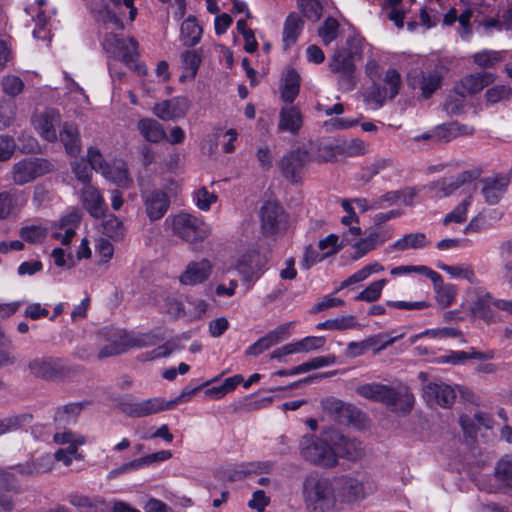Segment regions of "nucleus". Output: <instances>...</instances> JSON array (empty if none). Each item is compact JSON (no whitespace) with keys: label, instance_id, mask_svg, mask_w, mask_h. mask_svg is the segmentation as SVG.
<instances>
[{"label":"nucleus","instance_id":"64","mask_svg":"<svg viewBox=\"0 0 512 512\" xmlns=\"http://www.w3.org/2000/svg\"><path fill=\"white\" fill-rule=\"evenodd\" d=\"M325 258V255L323 253H320L318 248L309 245L305 248L303 260L300 265L302 269L308 270L313 265H315L318 262H321Z\"/></svg>","mask_w":512,"mask_h":512},{"label":"nucleus","instance_id":"1","mask_svg":"<svg viewBox=\"0 0 512 512\" xmlns=\"http://www.w3.org/2000/svg\"><path fill=\"white\" fill-rule=\"evenodd\" d=\"M97 337L99 341L108 342L98 353V358L104 359L124 353L130 348L156 345L160 331L155 328L146 333H135L115 326H106L99 330Z\"/></svg>","mask_w":512,"mask_h":512},{"label":"nucleus","instance_id":"15","mask_svg":"<svg viewBox=\"0 0 512 512\" xmlns=\"http://www.w3.org/2000/svg\"><path fill=\"white\" fill-rule=\"evenodd\" d=\"M213 264L207 258L190 261L179 276L182 285L195 286L204 283L212 274Z\"/></svg>","mask_w":512,"mask_h":512},{"label":"nucleus","instance_id":"30","mask_svg":"<svg viewBox=\"0 0 512 512\" xmlns=\"http://www.w3.org/2000/svg\"><path fill=\"white\" fill-rule=\"evenodd\" d=\"M84 408V403L75 402L60 406L54 413V423L58 428H66L76 423L78 416Z\"/></svg>","mask_w":512,"mask_h":512},{"label":"nucleus","instance_id":"14","mask_svg":"<svg viewBox=\"0 0 512 512\" xmlns=\"http://www.w3.org/2000/svg\"><path fill=\"white\" fill-rule=\"evenodd\" d=\"M391 237L392 233L389 229L384 227H372L366 237L359 239L352 245V259H361L370 251L390 240Z\"/></svg>","mask_w":512,"mask_h":512},{"label":"nucleus","instance_id":"11","mask_svg":"<svg viewBox=\"0 0 512 512\" xmlns=\"http://www.w3.org/2000/svg\"><path fill=\"white\" fill-rule=\"evenodd\" d=\"M266 262V257L258 250L248 249L237 256L233 267L242 277V281L248 283V288H250L262 275Z\"/></svg>","mask_w":512,"mask_h":512},{"label":"nucleus","instance_id":"22","mask_svg":"<svg viewBox=\"0 0 512 512\" xmlns=\"http://www.w3.org/2000/svg\"><path fill=\"white\" fill-rule=\"evenodd\" d=\"M498 299L493 298L489 293L479 291L476 293L474 300L472 301L470 310L471 313L480 319L490 323L495 322L499 319L496 308V302Z\"/></svg>","mask_w":512,"mask_h":512},{"label":"nucleus","instance_id":"45","mask_svg":"<svg viewBox=\"0 0 512 512\" xmlns=\"http://www.w3.org/2000/svg\"><path fill=\"white\" fill-rule=\"evenodd\" d=\"M432 283L434 284L435 287L436 300L438 304L443 308L450 306L455 300V287L452 284H443L441 275L439 281Z\"/></svg>","mask_w":512,"mask_h":512},{"label":"nucleus","instance_id":"7","mask_svg":"<svg viewBox=\"0 0 512 512\" xmlns=\"http://www.w3.org/2000/svg\"><path fill=\"white\" fill-rule=\"evenodd\" d=\"M302 493L308 505L321 511H331L337 503L334 479L317 475L307 476L303 481Z\"/></svg>","mask_w":512,"mask_h":512},{"label":"nucleus","instance_id":"51","mask_svg":"<svg viewBox=\"0 0 512 512\" xmlns=\"http://www.w3.org/2000/svg\"><path fill=\"white\" fill-rule=\"evenodd\" d=\"M495 477L507 487H512V457L505 456L495 467Z\"/></svg>","mask_w":512,"mask_h":512},{"label":"nucleus","instance_id":"37","mask_svg":"<svg viewBox=\"0 0 512 512\" xmlns=\"http://www.w3.org/2000/svg\"><path fill=\"white\" fill-rule=\"evenodd\" d=\"M15 488L14 473L10 471H0V507L5 511H11L14 508V502L9 492Z\"/></svg>","mask_w":512,"mask_h":512},{"label":"nucleus","instance_id":"55","mask_svg":"<svg viewBox=\"0 0 512 512\" xmlns=\"http://www.w3.org/2000/svg\"><path fill=\"white\" fill-rule=\"evenodd\" d=\"M403 335H398L395 337H389V335L380 333L377 335L370 336L366 339V344L369 348H373L375 353H379L380 351L386 349L388 346L395 343L397 340L401 339Z\"/></svg>","mask_w":512,"mask_h":512},{"label":"nucleus","instance_id":"29","mask_svg":"<svg viewBox=\"0 0 512 512\" xmlns=\"http://www.w3.org/2000/svg\"><path fill=\"white\" fill-rule=\"evenodd\" d=\"M58 138L63 143L65 151L70 156H77L81 151L78 128L75 124L65 122L59 130Z\"/></svg>","mask_w":512,"mask_h":512},{"label":"nucleus","instance_id":"13","mask_svg":"<svg viewBox=\"0 0 512 512\" xmlns=\"http://www.w3.org/2000/svg\"><path fill=\"white\" fill-rule=\"evenodd\" d=\"M510 178L504 174H495L480 179V193L488 205H496L506 194Z\"/></svg>","mask_w":512,"mask_h":512},{"label":"nucleus","instance_id":"27","mask_svg":"<svg viewBox=\"0 0 512 512\" xmlns=\"http://www.w3.org/2000/svg\"><path fill=\"white\" fill-rule=\"evenodd\" d=\"M141 196L144 201L146 214L150 222L160 219V192L157 188H152L148 181L141 180Z\"/></svg>","mask_w":512,"mask_h":512},{"label":"nucleus","instance_id":"52","mask_svg":"<svg viewBox=\"0 0 512 512\" xmlns=\"http://www.w3.org/2000/svg\"><path fill=\"white\" fill-rule=\"evenodd\" d=\"M217 200L218 196L213 192H209L206 187L197 189L193 194V201L196 207L201 211H209L211 205L216 203Z\"/></svg>","mask_w":512,"mask_h":512},{"label":"nucleus","instance_id":"8","mask_svg":"<svg viewBox=\"0 0 512 512\" xmlns=\"http://www.w3.org/2000/svg\"><path fill=\"white\" fill-rule=\"evenodd\" d=\"M28 368L33 376L47 381L64 379L81 371L79 365L67 359L52 356L34 358L29 362Z\"/></svg>","mask_w":512,"mask_h":512},{"label":"nucleus","instance_id":"42","mask_svg":"<svg viewBox=\"0 0 512 512\" xmlns=\"http://www.w3.org/2000/svg\"><path fill=\"white\" fill-rule=\"evenodd\" d=\"M137 128L146 142L151 144H158L160 142V123L156 119H141L137 124Z\"/></svg>","mask_w":512,"mask_h":512},{"label":"nucleus","instance_id":"62","mask_svg":"<svg viewBox=\"0 0 512 512\" xmlns=\"http://www.w3.org/2000/svg\"><path fill=\"white\" fill-rule=\"evenodd\" d=\"M54 461L62 462L64 465L69 466L73 459H82V455L78 453L76 445H69L67 448L58 449L54 455H52Z\"/></svg>","mask_w":512,"mask_h":512},{"label":"nucleus","instance_id":"9","mask_svg":"<svg viewBox=\"0 0 512 512\" xmlns=\"http://www.w3.org/2000/svg\"><path fill=\"white\" fill-rule=\"evenodd\" d=\"M401 76L395 69H389L385 73L383 85L374 82L365 94V101L372 109L381 108L387 100L393 99L400 90Z\"/></svg>","mask_w":512,"mask_h":512},{"label":"nucleus","instance_id":"26","mask_svg":"<svg viewBox=\"0 0 512 512\" xmlns=\"http://www.w3.org/2000/svg\"><path fill=\"white\" fill-rule=\"evenodd\" d=\"M82 201L85 209L94 218L105 215L107 206L99 190L92 185H86L82 189Z\"/></svg>","mask_w":512,"mask_h":512},{"label":"nucleus","instance_id":"25","mask_svg":"<svg viewBox=\"0 0 512 512\" xmlns=\"http://www.w3.org/2000/svg\"><path fill=\"white\" fill-rule=\"evenodd\" d=\"M479 176L475 171H463L460 174L449 179H443L433 184L432 188L435 190V195L438 197H446L451 195L454 191L461 186L470 183L472 180Z\"/></svg>","mask_w":512,"mask_h":512},{"label":"nucleus","instance_id":"34","mask_svg":"<svg viewBox=\"0 0 512 512\" xmlns=\"http://www.w3.org/2000/svg\"><path fill=\"white\" fill-rule=\"evenodd\" d=\"M302 115L298 108L284 107L280 112L278 129L296 134L302 126Z\"/></svg>","mask_w":512,"mask_h":512},{"label":"nucleus","instance_id":"16","mask_svg":"<svg viewBox=\"0 0 512 512\" xmlns=\"http://www.w3.org/2000/svg\"><path fill=\"white\" fill-rule=\"evenodd\" d=\"M330 435L333 448L337 453V459L341 457L350 461H356L364 456V446L362 442L347 438L335 429H333Z\"/></svg>","mask_w":512,"mask_h":512},{"label":"nucleus","instance_id":"39","mask_svg":"<svg viewBox=\"0 0 512 512\" xmlns=\"http://www.w3.org/2000/svg\"><path fill=\"white\" fill-rule=\"evenodd\" d=\"M383 270H384V267L379 262L375 261V262L369 263V264L363 266L361 269H359L355 273H353L352 275H350L347 279L342 281L335 292H339L340 290H342L344 288H347L351 285L360 283V282L366 280L372 274L379 273Z\"/></svg>","mask_w":512,"mask_h":512},{"label":"nucleus","instance_id":"57","mask_svg":"<svg viewBox=\"0 0 512 512\" xmlns=\"http://www.w3.org/2000/svg\"><path fill=\"white\" fill-rule=\"evenodd\" d=\"M368 145L361 139L353 138L344 141L341 146V152L349 157H356L366 154Z\"/></svg>","mask_w":512,"mask_h":512},{"label":"nucleus","instance_id":"18","mask_svg":"<svg viewBox=\"0 0 512 512\" xmlns=\"http://www.w3.org/2000/svg\"><path fill=\"white\" fill-rule=\"evenodd\" d=\"M307 161L308 153L304 150L297 149L286 154L280 160L279 167L286 179L297 182L300 179L302 170Z\"/></svg>","mask_w":512,"mask_h":512},{"label":"nucleus","instance_id":"58","mask_svg":"<svg viewBox=\"0 0 512 512\" xmlns=\"http://www.w3.org/2000/svg\"><path fill=\"white\" fill-rule=\"evenodd\" d=\"M185 307V318L195 320L200 318L207 309V303L203 299L188 298Z\"/></svg>","mask_w":512,"mask_h":512},{"label":"nucleus","instance_id":"23","mask_svg":"<svg viewBox=\"0 0 512 512\" xmlns=\"http://www.w3.org/2000/svg\"><path fill=\"white\" fill-rule=\"evenodd\" d=\"M261 225L264 233L272 234L285 222L282 207L274 202L267 201L260 209Z\"/></svg>","mask_w":512,"mask_h":512},{"label":"nucleus","instance_id":"54","mask_svg":"<svg viewBox=\"0 0 512 512\" xmlns=\"http://www.w3.org/2000/svg\"><path fill=\"white\" fill-rule=\"evenodd\" d=\"M20 237L29 243H40L47 235V228L41 225H27L21 228Z\"/></svg>","mask_w":512,"mask_h":512},{"label":"nucleus","instance_id":"36","mask_svg":"<svg viewBox=\"0 0 512 512\" xmlns=\"http://www.w3.org/2000/svg\"><path fill=\"white\" fill-rule=\"evenodd\" d=\"M201 63V56L195 50H188L181 55L182 73L179 76L180 82L193 80L198 72Z\"/></svg>","mask_w":512,"mask_h":512},{"label":"nucleus","instance_id":"53","mask_svg":"<svg viewBox=\"0 0 512 512\" xmlns=\"http://www.w3.org/2000/svg\"><path fill=\"white\" fill-rule=\"evenodd\" d=\"M103 233L113 240L122 239L124 235V226L122 221L115 215H109L104 220Z\"/></svg>","mask_w":512,"mask_h":512},{"label":"nucleus","instance_id":"40","mask_svg":"<svg viewBox=\"0 0 512 512\" xmlns=\"http://www.w3.org/2000/svg\"><path fill=\"white\" fill-rule=\"evenodd\" d=\"M360 325L353 315H343L334 319H328L316 325L318 330H348L359 328Z\"/></svg>","mask_w":512,"mask_h":512},{"label":"nucleus","instance_id":"63","mask_svg":"<svg viewBox=\"0 0 512 512\" xmlns=\"http://www.w3.org/2000/svg\"><path fill=\"white\" fill-rule=\"evenodd\" d=\"M53 440L58 445H83L85 444V437L82 435L74 434L70 430H64L63 432H57L53 436Z\"/></svg>","mask_w":512,"mask_h":512},{"label":"nucleus","instance_id":"31","mask_svg":"<svg viewBox=\"0 0 512 512\" xmlns=\"http://www.w3.org/2000/svg\"><path fill=\"white\" fill-rule=\"evenodd\" d=\"M203 30L194 16H189L180 25L179 39L184 46L193 47L197 45L202 36Z\"/></svg>","mask_w":512,"mask_h":512},{"label":"nucleus","instance_id":"20","mask_svg":"<svg viewBox=\"0 0 512 512\" xmlns=\"http://www.w3.org/2000/svg\"><path fill=\"white\" fill-rule=\"evenodd\" d=\"M423 396L430 405L449 407L456 399V392L445 383L430 382L424 386Z\"/></svg>","mask_w":512,"mask_h":512},{"label":"nucleus","instance_id":"32","mask_svg":"<svg viewBox=\"0 0 512 512\" xmlns=\"http://www.w3.org/2000/svg\"><path fill=\"white\" fill-rule=\"evenodd\" d=\"M190 101L186 96H176L162 102V119H178L188 112Z\"/></svg>","mask_w":512,"mask_h":512},{"label":"nucleus","instance_id":"4","mask_svg":"<svg viewBox=\"0 0 512 512\" xmlns=\"http://www.w3.org/2000/svg\"><path fill=\"white\" fill-rule=\"evenodd\" d=\"M102 46L108 60L121 61L130 70L140 75L146 74L145 66L137 62L138 43L134 38L111 32L105 35Z\"/></svg>","mask_w":512,"mask_h":512},{"label":"nucleus","instance_id":"17","mask_svg":"<svg viewBox=\"0 0 512 512\" xmlns=\"http://www.w3.org/2000/svg\"><path fill=\"white\" fill-rule=\"evenodd\" d=\"M337 502H353L365 497L364 486L357 479L341 476L334 478Z\"/></svg>","mask_w":512,"mask_h":512},{"label":"nucleus","instance_id":"43","mask_svg":"<svg viewBox=\"0 0 512 512\" xmlns=\"http://www.w3.org/2000/svg\"><path fill=\"white\" fill-rule=\"evenodd\" d=\"M411 273L421 274L429 278L432 282L440 280V274L432 270L426 265H402L394 267L390 270L392 276H401Z\"/></svg>","mask_w":512,"mask_h":512},{"label":"nucleus","instance_id":"48","mask_svg":"<svg viewBox=\"0 0 512 512\" xmlns=\"http://www.w3.org/2000/svg\"><path fill=\"white\" fill-rule=\"evenodd\" d=\"M299 10L305 18L317 22L323 13V7L319 0H297Z\"/></svg>","mask_w":512,"mask_h":512},{"label":"nucleus","instance_id":"3","mask_svg":"<svg viewBox=\"0 0 512 512\" xmlns=\"http://www.w3.org/2000/svg\"><path fill=\"white\" fill-rule=\"evenodd\" d=\"M333 428L323 430L320 436L304 435L299 443L301 457L313 465L333 468L337 465V453L333 448L330 433Z\"/></svg>","mask_w":512,"mask_h":512},{"label":"nucleus","instance_id":"38","mask_svg":"<svg viewBox=\"0 0 512 512\" xmlns=\"http://www.w3.org/2000/svg\"><path fill=\"white\" fill-rule=\"evenodd\" d=\"M303 26V20L296 13L288 15L283 27V44L286 49L296 43L303 30Z\"/></svg>","mask_w":512,"mask_h":512},{"label":"nucleus","instance_id":"60","mask_svg":"<svg viewBox=\"0 0 512 512\" xmlns=\"http://www.w3.org/2000/svg\"><path fill=\"white\" fill-rule=\"evenodd\" d=\"M343 246L344 244L339 242V237L336 234H329L318 243V249L325 257L336 254Z\"/></svg>","mask_w":512,"mask_h":512},{"label":"nucleus","instance_id":"12","mask_svg":"<svg viewBox=\"0 0 512 512\" xmlns=\"http://www.w3.org/2000/svg\"><path fill=\"white\" fill-rule=\"evenodd\" d=\"M355 57L356 53L342 49L334 53L330 62L331 71L339 74L340 86L345 91L352 90L355 86Z\"/></svg>","mask_w":512,"mask_h":512},{"label":"nucleus","instance_id":"56","mask_svg":"<svg viewBox=\"0 0 512 512\" xmlns=\"http://www.w3.org/2000/svg\"><path fill=\"white\" fill-rule=\"evenodd\" d=\"M87 157V163L90 166L91 170L100 172L104 176H107L109 174V166L97 148L90 147L88 149Z\"/></svg>","mask_w":512,"mask_h":512},{"label":"nucleus","instance_id":"35","mask_svg":"<svg viewBox=\"0 0 512 512\" xmlns=\"http://www.w3.org/2000/svg\"><path fill=\"white\" fill-rule=\"evenodd\" d=\"M281 85V98L285 102H293L300 89V76L293 68L284 71Z\"/></svg>","mask_w":512,"mask_h":512},{"label":"nucleus","instance_id":"46","mask_svg":"<svg viewBox=\"0 0 512 512\" xmlns=\"http://www.w3.org/2000/svg\"><path fill=\"white\" fill-rule=\"evenodd\" d=\"M386 284V279H380L370 283L364 290L355 296V301H364L368 303L376 302L380 299L382 290Z\"/></svg>","mask_w":512,"mask_h":512},{"label":"nucleus","instance_id":"41","mask_svg":"<svg viewBox=\"0 0 512 512\" xmlns=\"http://www.w3.org/2000/svg\"><path fill=\"white\" fill-rule=\"evenodd\" d=\"M273 467L271 462H258V463H249V464H241L234 470H232L228 477L231 481H237L245 477L246 475L252 473H263L269 472Z\"/></svg>","mask_w":512,"mask_h":512},{"label":"nucleus","instance_id":"47","mask_svg":"<svg viewBox=\"0 0 512 512\" xmlns=\"http://www.w3.org/2000/svg\"><path fill=\"white\" fill-rule=\"evenodd\" d=\"M31 421L32 415L26 413L0 419V435L16 431Z\"/></svg>","mask_w":512,"mask_h":512},{"label":"nucleus","instance_id":"33","mask_svg":"<svg viewBox=\"0 0 512 512\" xmlns=\"http://www.w3.org/2000/svg\"><path fill=\"white\" fill-rule=\"evenodd\" d=\"M429 244L427 237L422 232L408 233L403 235L400 239L388 246L387 252L390 251H406L408 249H421Z\"/></svg>","mask_w":512,"mask_h":512},{"label":"nucleus","instance_id":"61","mask_svg":"<svg viewBox=\"0 0 512 512\" xmlns=\"http://www.w3.org/2000/svg\"><path fill=\"white\" fill-rule=\"evenodd\" d=\"M437 267L445 272H447L453 278H464L469 282H472L475 274L472 269L469 267H463L459 265H446V264H437Z\"/></svg>","mask_w":512,"mask_h":512},{"label":"nucleus","instance_id":"50","mask_svg":"<svg viewBox=\"0 0 512 512\" xmlns=\"http://www.w3.org/2000/svg\"><path fill=\"white\" fill-rule=\"evenodd\" d=\"M472 203V196L466 197L463 201H461L451 212H449L444 220L443 224L448 225L452 222L454 223H463L467 218L468 208Z\"/></svg>","mask_w":512,"mask_h":512},{"label":"nucleus","instance_id":"5","mask_svg":"<svg viewBox=\"0 0 512 512\" xmlns=\"http://www.w3.org/2000/svg\"><path fill=\"white\" fill-rule=\"evenodd\" d=\"M112 7L107 4H92L90 7L94 19L104 24L107 28L116 30L124 29L125 22L134 21L137 8L134 0H110Z\"/></svg>","mask_w":512,"mask_h":512},{"label":"nucleus","instance_id":"2","mask_svg":"<svg viewBox=\"0 0 512 512\" xmlns=\"http://www.w3.org/2000/svg\"><path fill=\"white\" fill-rule=\"evenodd\" d=\"M356 393L368 400L380 402L392 411L409 413L415 398L406 385L388 386L381 383H366L356 388Z\"/></svg>","mask_w":512,"mask_h":512},{"label":"nucleus","instance_id":"6","mask_svg":"<svg viewBox=\"0 0 512 512\" xmlns=\"http://www.w3.org/2000/svg\"><path fill=\"white\" fill-rule=\"evenodd\" d=\"M165 222L173 235L189 244L201 243L211 233V228L206 222L189 213L181 212L168 216Z\"/></svg>","mask_w":512,"mask_h":512},{"label":"nucleus","instance_id":"21","mask_svg":"<svg viewBox=\"0 0 512 512\" xmlns=\"http://www.w3.org/2000/svg\"><path fill=\"white\" fill-rule=\"evenodd\" d=\"M61 117L57 110L49 108L35 116L33 123L38 134L48 142L58 139L56 126L60 124Z\"/></svg>","mask_w":512,"mask_h":512},{"label":"nucleus","instance_id":"44","mask_svg":"<svg viewBox=\"0 0 512 512\" xmlns=\"http://www.w3.org/2000/svg\"><path fill=\"white\" fill-rule=\"evenodd\" d=\"M473 62L481 68H493L504 60V53L495 50H482L474 53Z\"/></svg>","mask_w":512,"mask_h":512},{"label":"nucleus","instance_id":"59","mask_svg":"<svg viewBox=\"0 0 512 512\" xmlns=\"http://www.w3.org/2000/svg\"><path fill=\"white\" fill-rule=\"evenodd\" d=\"M2 91L10 97H16L24 90V83L20 77L15 75H8L3 77Z\"/></svg>","mask_w":512,"mask_h":512},{"label":"nucleus","instance_id":"49","mask_svg":"<svg viewBox=\"0 0 512 512\" xmlns=\"http://www.w3.org/2000/svg\"><path fill=\"white\" fill-rule=\"evenodd\" d=\"M338 33L339 22L333 17L325 19L318 29V35L325 45L332 43L338 37Z\"/></svg>","mask_w":512,"mask_h":512},{"label":"nucleus","instance_id":"28","mask_svg":"<svg viewBox=\"0 0 512 512\" xmlns=\"http://www.w3.org/2000/svg\"><path fill=\"white\" fill-rule=\"evenodd\" d=\"M120 408L129 417H146L160 411V400L153 398L141 402H124Z\"/></svg>","mask_w":512,"mask_h":512},{"label":"nucleus","instance_id":"10","mask_svg":"<svg viewBox=\"0 0 512 512\" xmlns=\"http://www.w3.org/2000/svg\"><path fill=\"white\" fill-rule=\"evenodd\" d=\"M52 170L53 164L47 159L39 157L24 158L12 166V181L15 185L23 186Z\"/></svg>","mask_w":512,"mask_h":512},{"label":"nucleus","instance_id":"24","mask_svg":"<svg viewBox=\"0 0 512 512\" xmlns=\"http://www.w3.org/2000/svg\"><path fill=\"white\" fill-rule=\"evenodd\" d=\"M495 81V75L491 72H477L463 77L457 86V92L462 95H473Z\"/></svg>","mask_w":512,"mask_h":512},{"label":"nucleus","instance_id":"19","mask_svg":"<svg viewBox=\"0 0 512 512\" xmlns=\"http://www.w3.org/2000/svg\"><path fill=\"white\" fill-rule=\"evenodd\" d=\"M442 75L435 68L428 71H415L409 75V85L421 90L425 98L430 97L441 84Z\"/></svg>","mask_w":512,"mask_h":512}]
</instances>
